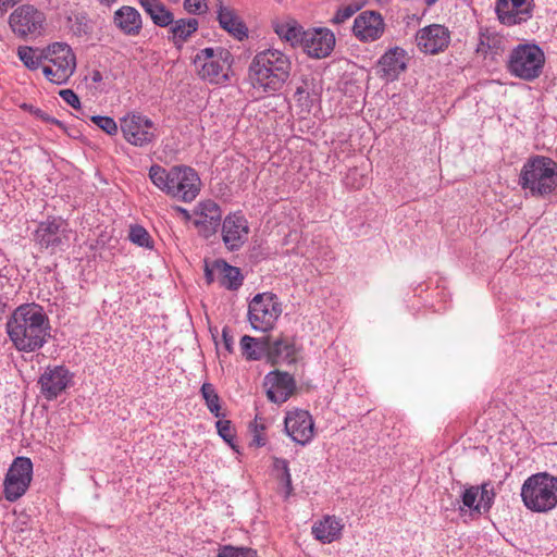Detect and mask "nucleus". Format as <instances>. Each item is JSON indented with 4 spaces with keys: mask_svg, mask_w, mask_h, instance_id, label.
Instances as JSON below:
<instances>
[{
    "mask_svg": "<svg viewBox=\"0 0 557 557\" xmlns=\"http://www.w3.org/2000/svg\"><path fill=\"white\" fill-rule=\"evenodd\" d=\"M13 346L23 352L40 349L50 338V323L41 306L24 304L18 306L5 324Z\"/></svg>",
    "mask_w": 557,
    "mask_h": 557,
    "instance_id": "obj_1",
    "label": "nucleus"
},
{
    "mask_svg": "<svg viewBox=\"0 0 557 557\" xmlns=\"http://www.w3.org/2000/svg\"><path fill=\"white\" fill-rule=\"evenodd\" d=\"M292 71L288 55L278 49L258 52L248 67V78L255 89L273 94L283 88Z\"/></svg>",
    "mask_w": 557,
    "mask_h": 557,
    "instance_id": "obj_2",
    "label": "nucleus"
},
{
    "mask_svg": "<svg viewBox=\"0 0 557 557\" xmlns=\"http://www.w3.org/2000/svg\"><path fill=\"white\" fill-rule=\"evenodd\" d=\"M148 175L157 188L180 201L190 202L200 193V177L190 166L174 165L165 169L153 164L150 166Z\"/></svg>",
    "mask_w": 557,
    "mask_h": 557,
    "instance_id": "obj_3",
    "label": "nucleus"
},
{
    "mask_svg": "<svg viewBox=\"0 0 557 557\" xmlns=\"http://www.w3.org/2000/svg\"><path fill=\"white\" fill-rule=\"evenodd\" d=\"M519 185L532 197H550L557 189V162L544 156L529 158L520 171Z\"/></svg>",
    "mask_w": 557,
    "mask_h": 557,
    "instance_id": "obj_4",
    "label": "nucleus"
},
{
    "mask_svg": "<svg viewBox=\"0 0 557 557\" xmlns=\"http://www.w3.org/2000/svg\"><path fill=\"white\" fill-rule=\"evenodd\" d=\"M520 495L529 510L548 512L557 506V476L547 472L532 474L523 482Z\"/></svg>",
    "mask_w": 557,
    "mask_h": 557,
    "instance_id": "obj_5",
    "label": "nucleus"
},
{
    "mask_svg": "<svg viewBox=\"0 0 557 557\" xmlns=\"http://www.w3.org/2000/svg\"><path fill=\"white\" fill-rule=\"evenodd\" d=\"M193 63L201 79L221 85L230 81L233 55L223 47H208L197 52Z\"/></svg>",
    "mask_w": 557,
    "mask_h": 557,
    "instance_id": "obj_6",
    "label": "nucleus"
},
{
    "mask_svg": "<svg viewBox=\"0 0 557 557\" xmlns=\"http://www.w3.org/2000/svg\"><path fill=\"white\" fill-rule=\"evenodd\" d=\"M42 74L52 84L63 85L76 70V55L64 42H53L44 49Z\"/></svg>",
    "mask_w": 557,
    "mask_h": 557,
    "instance_id": "obj_7",
    "label": "nucleus"
},
{
    "mask_svg": "<svg viewBox=\"0 0 557 557\" xmlns=\"http://www.w3.org/2000/svg\"><path fill=\"white\" fill-rule=\"evenodd\" d=\"M544 63V52L537 45L520 44L511 50L507 70L512 76L531 82L541 75Z\"/></svg>",
    "mask_w": 557,
    "mask_h": 557,
    "instance_id": "obj_8",
    "label": "nucleus"
},
{
    "mask_svg": "<svg viewBox=\"0 0 557 557\" xmlns=\"http://www.w3.org/2000/svg\"><path fill=\"white\" fill-rule=\"evenodd\" d=\"M281 313V304L276 295L272 293L257 294L249 302V322L257 331L267 332L271 330Z\"/></svg>",
    "mask_w": 557,
    "mask_h": 557,
    "instance_id": "obj_9",
    "label": "nucleus"
},
{
    "mask_svg": "<svg viewBox=\"0 0 557 557\" xmlns=\"http://www.w3.org/2000/svg\"><path fill=\"white\" fill-rule=\"evenodd\" d=\"M124 139L135 147H146L158 138L156 124L141 113H128L120 120Z\"/></svg>",
    "mask_w": 557,
    "mask_h": 557,
    "instance_id": "obj_10",
    "label": "nucleus"
},
{
    "mask_svg": "<svg viewBox=\"0 0 557 557\" xmlns=\"http://www.w3.org/2000/svg\"><path fill=\"white\" fill-rule=\"evenodd\" d=\"M33 463L27 457H17L8 470L4 479V497L9 502H15L22 497L32 481Z\"/></svg>",
    "mask_w": 557,
    "mask_h": 557,
    "instance_id": "obj_11",
    "label": "nucleus"
},
{
    "mask_svg": "<svg viewBox=\"0 0 557 557\" xmlns=\"http://www.w3.org/2000/svg\"><path fill=\"white\" fill-rule=\"evenodd\" d=\"M45 22V14L30 4H23L16 8L9 18L12 32L18 37L40 35Z\"/></svg>",
    "mask_w": 557,
    "mask_h": 557,
    "instance_id": "obj_12",
    "label": "nucleus"
},
{
    "mask_svg": "<svg viewBox=\"0 0 557 557\" xmlns=\"http://www.w3.org/2000/svg\"><path fill=\"white\" fill-rule=\"evenodd\" d=\"M533 0H496L495 14L502 25H522L533 17Z\"/></svg>",
    "mask_w": 557,
    "mask_h": 557,
    "instance_id": "obj_13",
    "label": "nucleus"
},
{
    "mask_svg": "<svg viewBox=\"0 0 557 557\" xmlns=\"http://www.w3.org/2000/svg\"><path fill=\"white\" fill-rule=\"evenodd\" d=\"M284 430L295 443L307 445L314 436V422L307 410L294 409L286 412Z\"/></svg>",
    "mask_w": 557,
    "mask_h": 557,
    "instance_id": "obj_14",
    "label": "nucleus"
},
{
    "mask_svg": "<svg viewBox=\"0 0 557 557\" xmlns=\"http://www.w3.org/2000/svg\"><path fill=\"white\" fill-rule=\"evenodd\" d=\"M73 382V374L64 366L47 367L38 380L40 393L47 400H53Z\"/></svg>",
    "mask_w": 557,
    "mask_h": 557,
    "instance_id": "obj_15",
    "label": "nucleus"
},
{
    "mask_svg": "<svg viewBox=\"0 0 557 557\" xmlns=\"http://www.w3.org/2000/svg\"><path fill=\"white\" fill-rule=\"evenodd\" d=\"M267 397L271 403L281 405L287 401L296 391V381L287 372L274 370L263 380Z\"/></svg>",
    "mask_w": 557,
    "mask_h": 557,
    "instance_id": "obj_16",
    "label": "nucleus"
},
{
    "mask_svg": "<svg viewBox=\"0 0 557 557\" xmlns=\"http://www.w3.org/2000/svg\"><path fill=\"white\" fill-rule=\"evenodd\" d=\"M334 46L335 36L327 28H311L302 34L300 47L310 58H326L333 51Z\"/></svg>",
    "mask_w": 557,
    "mask_h": 557,
    "instance_id": "obj_17",
    "label": "nucleus"
},
{
    "mask_svg": "<svg viewBox=\"0 0 557 557\" xmlns=\"http://www.w3.org/2000/svg\"><path fill=\"white\" fill-rule=\"evenodd\" d=\"M416 41L420 51L436 54L448 47L450 33L444 25L431 24L418 30Z\"/></svg>",
    "mask_w": 557,
    "mask_h": 557,
    "instance_id": "obj_18",
    "label": "nucleus"
},
{
    "mask_svg": "<svg viewBox=\"0 0 557 557\" xmlns=\"http://www.w3.org/2000/svg\"><path fill=\"white\" fill-rule=\"evenodd\" d=\"M249 226L240 212L231 213L222 223V240L230 251L240 249L248 239Z\"/></svg>",
    "mask_w": 557,
    "mask_h": 557,
    "instance_id": "obj_19",
    "label": "nucleus"
},
{
    "mask_svg": "<svg viewBox=\"0 0 557 557\" xmlns=\"http://www.w3.org/2000/svg\"><path fill=\"white\" fill-rule=\"evenodd\" d=\"M221 220V208L213 200L201 201L194 210V224L198 233L205 238H209L216 233Z\"/></svg>",
    "mask_w": 557,
    "mask_h": 557,
    "instance_id": "obj_20",
    "label": "nucleus"
},
{
    "mask_svg": "<svg viewBox=\"0 0 557 557\" xmlns=\"http://www.w3.org/2000/svg\"><path fill=\"white\" fill-rule=\"evenodd\" d=\"M385 23L382 15L375 11H363L354 21L352 33L363 42H371L382 37Z\"/></svg>",
    "mask_w": 557,
    "mask_h": 557,
    "instance_id": "obj_21",
    "label": "nucleus"
},
{
    "mask_svg": "<svg viewBox=\"0 0 557 557\" xmlns=\"http://www.w3.org/2000/svg\"><path fill=\"white\" fill-rule=\"evenodd\" d=\"M65 232L66 223L62 219L53 218L38 225L35 232V239L41 248L55 249L63 245Z\"/></svg>",
    "mask_w": 557,
    "mask_h": 557,
    "instance_id": "obj_22",
    "label": "nucleus"
},
{
    "mask_svg": "<svg viewBox=\"0 0 557 557\" xmlns=\"http://www.w3.org/2000/svg\"><path fill=\"white\" fill-rule=\"evenodd\" d=\"M407 52L400 47L388 49L380 59V75L386 81H396L407 69Z\"/></svg>",
    "mask_w": 557,
    "mask_h": 557,
    "instance_id": "obj_23",
    "label": "nucleus"
},
{
    "mask_svg": "<svg viewBox=\"0 0 557 557\" xmlns=\"http://www.w3.org/2000/svg\"><path fill=\"white\" fill-rule=\"evenodd\" d=\"M505 36L488 27H481L479 30V42L475 52L484 58H495L505 52L507 48Z\"/></svg>",
    "mask_w": 557,
    "mask_h": 557,
    "instance_id": "obj_24",
    "label": "nucleus"
},
{
    "mask_svg": "<svg viewBox=\"0 0 557 557\" xmlns=\"http://www.w3.org/2000/svg\"><path fill=\"white\" fill-rule=\"evenodd\" d=\"M113 24L126 36H137L143 29L141 15L131 5H123L114 12Z\"/></svg>",
    "mask_w": 557,
    "mask_h": 557,
    "instance_id": "obj_25",
    "label": "nucleus"
},
{
    "mask_svg": "<svg viewBox=\"0 0 557 557\" xmlns=\"http://www.w3.org/2000/svg\"><path fill=\"white\" fill-rule=\"evenodd\" d=\"M169 27V40L175 48L182 47L193 37L199 28V22L194 17L174 20Z\"/></svg>",
    "mask_w": 557,
    "mask_h": 557,
    "instance_id": "obj_26",
    "label": "nucleus"
},
{
    "mask_svg": "<svg viewBox=\"0 0 557 557\" xmlns=\"http://www.w3.org/2000/svg\"><path fill=\"white\" fill-rule=\"evenodd\" d=\"M218 21L220 26L234 38L238 40L247 38L248 29L234 9L221 3L218 10Z\"/></svg>",
    "mask_w": 557,
    "mask_h": 557,
    "instance_id": "obj_27",
    "label": "nucleus"
},
{
    "mask_svg": "<svg viewBox=\"0 0 557 557\" xmlns=\"http://www.w3.org/2000/svg\"><path fill=\"white\" fill-rule=\"evenodd\" d=\"M344 524L341 518L325 516L322 520L313 524L312 534L318 541L330 544L341 539Z\"/></svg>",
    "mask_w": 557,
    "mask_h": 557,
    "instance_id": "obj_28",
    "label": "nucleus"
},
{
    "mask_svg": "<svg viewBox=\"0 0 557 557\" xmlns=\"http://www.w3.org/2000/svg\"><path fill=\"white\" fill-rule=\"evenodd\" d=\"M144 12L158 27H168L173 23V12L161 0H138Z\"/></svg>",
    "mask_w": 557,
    "mask_h": 557,
    "instance_id": "obj_29",
    "label": "nucleus"
},
{
    "mask_svg": "<svg viewBox=\"0 0 557 557\" xmlns=\"http://www.w3.org/2000/svg\"><path fill=\"white\" fill-rule=\"evenodd\" d=\"M296 356V346L293 339L278 337L271 341L269 338V361L272 364L280 362H293Z\"/></svg>",
    "mask_w": 557,
    "mask_h": 557,
    "instance_id": "obj_30",
    "label": "nucleus"
},
{
    "mask_svg": "<svg viewBox=\"0 0 557 557\" xmlns=\"http://www.w3.org/2000/svg\"><path fill=\"white\" fill-rule=\"evenodd\" d=\"M218 280L221 286L228 290H237L244 282L239 268L228 264L222 259L216 260Z\"/></svg>",
    "mask_w": 557,
    "mask_h": 557,
    "instance_id": "obj_31",
    "label": "nucleus"
},
{
    "mask_svg": "<svg viewBox=\"0 0 557 557\" xmlns=\"http://www.w3.org/2000/svg\"><path fill=\"white\" fill-rule=\"evenodd\" d=\"M240 348L243 355L248 360H260L264 356L269 359L268 337L255 338L249 335H244L240 339Z\"/></svg>",
    "mask_w": 557,
    "mask_h": 557,
    "instance_id": "obj_32",
    "label": "nucleus"
},
{
    "mask_svg": "<svg viewBox=\"0 0 557 557\" xmlns=\"http://www.w3.org/2000/svg\"><path fill=\"white\" fill-rule=\"evenodd\" d=\"M305 32L296 21L281 22L275 25V33L278 37L289 42L293 47L301 45Z\"/></svg>",
    "mask_w": 557,
    "mask_h": 557,
    "instance_id": "obj_33",
    "label": "nucleus"
},
{
    "mask_svg": "<svg viewBox=\"0 0 557 557\" xmlns=\"http://www.w3.org/2000/svg\"><path fill=\"white\" fill-rule=\"evenodd\" d=\"M480 487L476 485L466 486L460 495L462 505L459 506V512L462 515L468 509L471 516L483 515L482 507L480 506L479 497Z\"/></svg>",
    "mask_w": 557,
    "mask_h": 557,
    "instance_id": "obj_34",
    "label": "nucleus"
},
{
    "mask_svg": "<svg viewBox=\"0 0 557 557\" xmlns=\"http://www.w3.org/2000/svg\"><path fill=\"white\" fill-rule=\"evenodd\" d=\"M18 59L30 71L42 69L44 65V49L38 50L32 47H20L17 49Z\"/></svg>",
    "mask_w": 557,
    "mask_h": 557,
    "instance_id": "obj_35",
    "label": "nucleus"
},
{
    "mask_svg": "<svg viewBox=\"0 0 557 557\" xmlns=\"http://www.w3.org/2000/svg\"><path fill=\"white\" fill-rule=\"evenodd\" d=\"M200 392L209 411L215 417H220V397L214 386L211 383H203Z\"/></svg>",
    "mask_w": 557,
    "mask_h": 557,
    "instance_id": "obj_36",
    "label": "nucleus"
},
{
    "mask_svg": "<svg viewBox=\"0 0 557 557\" xmlns=\"http://www.w3.org/2000/svg\"><path fill=\"white\" fill-rule=\"evenodd\" d=\"M128 239L143 248L151 249L153 247L151 236L144 226L138 224L129 227Z\"/></svg>",
    "mask_w": 557,
    "mask_h": 557,
    "instance_id": "obj_37",
    "label": "nucleus"
},
{
    "mask_svg": "<svg viewBox=\"0 0 557 557\" xmlns=\"http://www.w3.org/2000/svg\"><path fill=\"white\" fill-rule=\"evenodd\" d=\"M480 487L479 497H480V506L482 507L483 515L488 512L494 504V499L496 497V493L494 486L491 482H484L481 485H476Z\"/></svg>",
    "mask_w": 557,
    "mask_h": 557,
    "instance_id": "obj_38",
    "label": "nucleus"
},
{
    "mask_svg": "<svg viewBox=\"0 0 557 557\" xmlns=\"http://www.w3.org/2000/svg\"><path fill=\"white\" fill-rule=\"evenodd\" d=\"M216 557H259L257 550L250 547H236L223 545L219 548Z\"/></svg>",
    "mask_w": 557,
    "mask_h": 557,
    "instance_id": "obj_39",
    "label": "nucleus"
},
{
    "mask_svg": "<svg viewBox=\"0 0 557 557\" xmlns=\"http://www.w3.org/2000/svg\"><path fill=\"white\" fill-rule=\"evenodd\" d=\"M278 465H282V474L278 479L284 483L287 498L293 493L292 475L289 472L288 461L283 458L273 457V469L278 470Z\"/></svg>",
    "mask_w": 557,
    "mask_h": 557,
    "instance_id": "obj_40",
    "label": "nucleus"
},
{
    "mask_svg": "<svg viewBox=\"0 0 557 557\" xmlns=\"http://www.w3.org/2000/svg\"><path fill=\"white\" fill-rule=\"evenodd\" d=\"M21 108L24 111H27L30 114H33L35 117L41 120L42 122L54 124V125H58L60 127H63V124H62L61 121L57 120L55 117L50 116L48 113H46L45 111H42L39 108L34 107L33 104L23 103L21 106Z\"/></svg>",
    "mask_w": 557,
    "mask_h": 557,
    "instance_id": "obj_41",
    "label": "nucleus"
},
{
    "mask_svg": "<svg viewBox=\"0 0 557 557\" xmlns=\"http://www.w3.org/2000/svg\"><path fill=\"white\" fill-rule=\"evenodd\" d=\"M91 121L108 135H115L117 133V124L110 116L94 115Z\"/></svg>",
    "mask_w": 557,
    "mask_h": 557,
    "instance_id": "obj_42",
    "label": "nucleus"
},
{
    "mask_svg": "<svg viewBox=\"0 0 557 557\" xmlns=\"http://www.w3.org/2000/svg\"><path fill=\"white\" fill-rule=\"evenodd\" d=\"M359 7L354 4H347L337 9L331 22L336 25H341L349 20L357 11Z\"/></svg>",
    "mask_w": 557,
    "mask_h": 557,
    "instance_id": "obj_43",
    "label": "nucleus"
},
{
    "mask_svg": "<svg viewBox=\"0 0 557 557\" xmlns=\"http://www.w3.org/2000/svg\"><path fill=\"white\" fill-rule=\"evenodd\" d=\"M265 430L264 423L256 418L253 423L251 424V432H252V444H255L257 447H261L265 445V437L263 436Z\"/></svg>",
    "mask_w": 557,
    "mask_h": 557,
    "instance_id": "obj_44",
    "label": "nucleus"
},
{
    "mask_svg": "<svg viewBox=\"0 0 557 557\" xmlns=\"http://www.w3.org/2000/svg\"><path fill=\"white\" fill-rule=\"evenodd\" d=\"M183 7L189 14H202L207 11L208 7L206 0H184Z\"/></svg>",
    "mask_w": 557,
    "mask_h": 557,
    "instance_id": "obj_45",
    "label": "nucleus"
},
{
    "mask_svg": "<svg viewBox=\"0 0 557 557\" xmlns=\"http://www.w3.org/2000/svg\"><path fill=\"white\" fill-rule=\"evenodd\" d=\"M216 429L219 435L227 443H232L234 440V433L232 430L231 421L228 420H219L216 422Z\"/></svg>",
    "mask_w": 557,
    "mask_h": 557,
    "instance_id": "obj_46",
    "label": "nucleus"
},
{
    "mask_svg": "<svg viewBox=\"0 0 557 557\" xmlns=\"http://www.w3.org/2000/svg\"><path fill=\"white\" fill-rule=\"evenodd\" d=\"M59 96L65 101L69 106L74 109L81 108V101L78 96L72 89H62L59 91Z\"/></svg>",
    "mask_w": 557,
    "mask_h": 557,
    "instance_id": "obj_47",
    "label": "nucleus"
},
{
    "mask_svg": "<svg viewBox=\"0 0 557 557\" xmlns=\"http://www.w3.org/2000/svg\"><path fill=\"white\" fill-rule=\"evenodd\" d=\"M205 278L208 284H212L218 278L216 260L205 264Z\"/></svg>",
    "mask_w": 557,
    "mask_h": 557,
    "instance_id": "obj_48",
    "label": "nucleus"
},
{
    "mask_svg": "<svg viewBox=\"0 0 557 557\" xmlns=\"http://www.w3.org/2000/svg\"><path fill=\"white\" fill-rule=\"evenodd\" d=\"M17 2V0H0V14L5 13L9 8H12Z\"/></svg>",
    "mask_w": 557,
    "mask_h": 557,
    "instance_id": "obj_49",
    "label": "nucleus"
},
{
    "mask_svg": "<svg viewBox=\"0 0 557 557\" xmlns=\"http://www.w3.org/2000/svg\"><path fill=\"white\" fill-rule=\"evenodd\" d=\"M222 337H223V341H224L225 348L228 351H231L232 350V345H233V337L230 335V333H228V331L226 329L223 330Z\"/></svg>",
    "mask_w": 557,
    "mask_h": 557,
    "instance_id": "obj_50",
    "label": "nucleus"
},
{
    "mask_svg": "<svg viewBox=\"0 0 557 557\" xmlns=\"http://www.w3.org/2000/svg\"><path fill=\"white\" fill-rule=\"evenodd\" d=\"M101 74L99 72H95L94 75H92V81L94 82H100L101 81Z\"/></svg>",
    "mask_w": 557,
    "mask_h": 557,
    "instance_id": "obj_51",
    "label": "nucleus"
},
{
    "mask_svg": "<svg viewBox=\"0 0 557 557\" xmlns=\"http://www.w3.org/2000/svg\"><path fill=\"white\" fill-rule=\"evenodd\" d=\"M305 92H307V91H306V89L302 86L297 87L296 95H301V94H305Z\"/></svg>",
    "mask_w": 557,
    "mask_h": 557,
    "instance_id": "obj_52",
    "label": "nucleus"
},
{
    "mask_svg": "<svg viewBox=\"0 0 557 557\" xmlns=\"http://www.w3.org/2000/svg\"><path fill=\"white\" fill-rule=\"evenodd\" d=\"M101 2H106L108 4L115 2L116 0H100Z\"/></svg>",
    "mask_w": 557,
    "mask_h": 557,
    "instance_id": "obj_53",
    "label": "nucleus"
},
{
    "mask_svg": "<svg viewBox=\"0 0 557 557\" xmlns=\"http://www.w3.org/2000/svg\"><path fill=\"white\" fill-rule=\"evenodd\" d=\"M182 211H183L186 215H188V212L186 211V209H182Z\"/></svg>",
    "mask_w": 557,
    "mask_h": 557,
    "instance_id": "obj_54",
    "label": "nucleus"
},
{
    "mask_svg": "<svg viewBox=\"0 0 557 557\" xmlns=\"http://www.w3.org/2000/svg\"><path fill=\"white\" fill-rule=\"evenodd\" d=\"M277 471H282V465H278V470Z\"/></svg>",
    "mask_w": 557,
    "mask_h": 557,
    "instance_id": "obj_55",
    "label": "nucleus"
},
{
    "mask_svg": "<svg viewBox=\"0 0 557 557\" xmlns=\"http://www.w3.org/2000/svg\"><path fill=\"white\" fill-rule=\"evenodd\" d=\"M17 1L20 2L21 0H17Z\"/></svg>",
    "mask_w": 557,
    "mask_h": 557,
    "instance_id": "obj_56",
    "label": "nucleus"
}]
</instances>
